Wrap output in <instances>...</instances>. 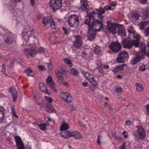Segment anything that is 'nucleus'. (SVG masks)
I'll return each instance as SVG.
<instances>
[{
  "mask_svg": "<svg viewBox=\"0 0 149 149\" xmlns=\"http://www.w3.org/2000/svg\"><path fill=\"white\" fill-rule=\"evenodd\" d=\"M96 33L94 31L89 28L88 32V38L89 40L92 41L95 38Z\"/></svg>",
  "mask_w": 149,
  "mask_h": 149,
  "instance_id": "nucleus-19",
  "label": "nucleus"
},
{
  "mask_svg": "<svg viewBox=\"0 0 149 149\" xmlns=\"http://www.w3.org/2000/svg\"><path fill=\"white\" fill-rule=\"evenodd\" d=\"M125 65V64H122L120 66H118L113 70V71L115 73L120 72L121 71L123 70V68Z\"/></svg>",
  "mask_w": 149,
  "mask_h": 149,
  "instance_id": "nucleus-24",
  "label": "nucleus"
},
{
  "mask_svg": "<svg viewBox=\"0 0 149 149\" xmlns=\"http://www.w3.org/2000/svg\"><path fill=\"white\" fill-rule=\"evenodd\" d=\"M139 69L140 71H144L145 70V67L144 66H141L139 68Z\"/></svg>",
  "mask_w": 149,
  "mask_h": 149,
  "instance_id": "nucleus-58",
  "label": "nucleus"
},
{
  "mask_svg": "<svg viewBox=\"0 0 149 149\" xmlns=\"http://www.w3.org/2000/svg\"><path fill=\"white\" fill-rule=\"evenodd\" d=\"M136 90L139 92H142L144 90V88L143 86L140 84L136 83Z\"/></svg>",
  "mask_w": 149,
  "mask_h": 149,
  "instance_id": "nucleus-29",
  "label": "nucleus"
},
{
  "mask_svg": "<svg viewBox=\"0 0 149 149\" xmlns=\"http://www.w3.org/2000/svg\"><path fill=\"white\" fill-rule=\"evenodd\" d=\"M46 81L47 84V85L51 83L52 82H54L53 80L52 77L51 76H49L46 79Z\"/></svg>",
  "mask_w": 149,
  "mask_h": 149,
  "instance_id": "nucleus-45",
  "label": "nucleus"
},
{
  "mask_svg": "<svg viewBox=\"0 0 149 149\" xmlns=\"http://www.w3.org/2000/svg\"><path fill=\"white\" fill-rule=\"evenodd\" d=\"M38 68L40 70L42 71H43L46 70V68H45V67L43 66L39 65L38 66Z\"/></svg>",
  "mask_w": 149,
  "mask_h": 149,
  "instance_id": "nucleus-53",
  "label": "nucleus"
},
{
  "mask_svg": "<svg viewBox=\"0 0 149 149\" xmlns=\"http://www.w3.org/2000/svg\"><path fill=\"white\" fill-rule=\"evenodd\" d=\"M45 111L49 113H56V111L52 107H49L47 105L45 106Z\"/></svg>",
  "mask_w": 149,
  "mask_h": 149,
  "instance_id": "nucleus-30",
  "label": "nucleus"
},
{
  "mask_svg": "<svg viewBox=\"0 0 149 149\" xmlns=\"http://www.w3.org/2000/svg\"><path fill=\"white\" fill-rule=\"evenodd\" d=\"M104 65L101 64L100 63V65L99 66L98 68V70L100 73L103 74L104 73V72L103 70V68H104Z\"/></svg>",
  "mask_w": 149,
  "mask_h": 149,
  "instance_id": "nucleus-44",
  "label": "nucleus"
},
{
  "mask_svg": "<svg viewBox=\"0 0 149 149\" xmlns=\"http://www.w3.org/2000/svg\"><path fill=\"white\" fill-rule=\"evenodd\" d=\"M62 29L64 31V32L65 34H68V31L67 29L64 27Z\"/></svg>",
  "mask_w": 149,
  "mask_h": 149,
  "instance_id": "nucleus-56",
  "label": "nucleus"
},
{
  "mask_svg": "<svg viewBox=\"0 0 149 149\" xmlns=\"http://www.w3.org/2000/svg\"><path fill=\"white\" fill-rule=\"evenodd\" d=\"M104 106L105 107L107 108L110 110H112V109L110 107V105L107 102L105 103Z\"/></svg>",
  "mask_w": 149,
  "mask_h": 149,
  "instance_id": "nucleus-50",
  "label": "nucleus"
},
{
  "mask_svg": "<svg viewBox=\"0 0 149 149\" xmlns=\"http://www.w3.org/2000/svg\"><path fill=\"white\" fill-rule=\"evenodd\" d=\"M76 40L74 41L73 44V48L74 49V48L79 49L82 44V40L80 36H75Z\"/></svg>",
  "mask_w": 149,
  "mask_h": 149,
  "instance_id": "nucleus-11",
  "label": "nucleus"
},
{
  "mask_svg": "<svg viewBox=\"0 0 149 149\" xmlns=\"http://www.w3.org/2000/svg\"><path fill=\"white\" fill-rule=\"evenodd\" d=\"M116 91L118 93H120L123 92V89L121 87H118L116 88Z\"/></svg>",
  "mask_w": 149,
  "mask_h": 149,
  "instance_id": "nucleus-49",
  "label": "nucleus"
},
{
  "mask_svg": "<svg viewBox=\"0 0 149 149\" xmlns=\"http://www.w3.org/2000/svg\"><path fill=\"white\" fill-rule=\"evenodd\" d=\"M67 73V71L64 69L58 71L56 72V76L57 78L59 84H63L68 87L69 85L68 84L63 81L64 77L66 76Z\"/></svg>",
  "mask_w": 149,
  "mask_h": 149,
  "instance_id": "nucleus-2",
  "label": "nucleus"
},
{
  "mask_svg": "<svg viewBox=\"0 0 149 149\" xmlns=\"http://www.w3.org/2000/svg\"><path fill=\"white\" fill-rule=\"evenodd\" d=\"M82 85L83 86L86 87L88 86V84L86 82H83L82 83Z\"/></svg>",
  "mask_w": 149,
  "mask_h": 149,
  "instance_id": "nucleus-63",
  "label": "nucleus"
},
{
  "mask_svg": "<svg viewBox=\"0 0 149 149\" xmlns=\"http://www.w3.org/2000/svg\"><path fill=\"white\" fill-rule=\"evenodd\" d=\"M109 47L113 52H118L120 50L121 46L118 42H113L111 44Z\"/></svg>",
  "mask_w": 149,
  "mask_h": 149,
  "instance_id": "nucleus-12",
  "label": "nucleus"
},
{
  "mask_svg": "<svg viewBox=\"0 0 149 149\" xmlns=\"http://www.w3.org/2000/svg\"><path fill=\"white\" fill-rule=\"evenodd\" d=\"M11 113L13 116L16 118H18V116L17 115L16 113L14 107H12L11 109Z\"/></svg>",
  "mask_w": 149,
  "mask_h": 149,
  "instance_id": "nucleus-46",
  "label": "nucleus"
},
{
  "mask_svg": "<svg viewBox=\"0 0 149 149\" xmlns=\"http://www.w3.org/2000/svg\"><path fill=\"white\" fill-rule=\"evenodd\" d=\"M15 138L17 149H24V147L21 138L18 136H15Z\"/></svg>",
  "mask_w": 149,
  "mask_h": 149,
  "instance_id": "nucleus-16",
  "label": "nucleus"
},
{
  "mask_svg": "<svg viewBox=\"0 0 149 149\" xmlns=\"http://www.w3.org/2000/svg\"><path fill=\"white\" fill-rule=\"evenodd\" d=\"M50 6L53 10H58L62 6V0H50Z\"/></svg>",
  "mask_w": 149,
  "mask_h": 149,
  "instance_id": "nucleus-9",
  "label": "nucleus"
},
{
  "mask_svg": "<svg viewBox=\"0 0 149 149\" xmlns=\"http://www.w3.org/2000/svg\"><path fill=\"white\" fill-rule=\"evenodd\" d=\"M145 33L146 36L149 35V26L145 30Z\"/></svg>",
  "mask_w": 149,
  "mask_h": 149,
  "instance_id": "nucleus-52",
  "label": "nucleus"
},
{
  "mask_svg": "<svg viewBox=\"0 0 149 149\" xmlns=\"http://www.w3.org/2000/svg\"><path fill=\"white\" fill-rule=\"evenodd\" d=\"M137 134H135L136 136H138L139 139H144L146 136V132L144 128L142 126H139L137 130L136 131Z\"/></svg>",
  "mask_w": 149,
  "mask_h": 149,
  "instance_id": "nucleus-10",
  "label": "nucleus"
},
{
  "mask_svg": "<svg viewBox=\"0 0 149 149\" xmlns=\"http://www.w3.org/2000/svg\"><path fill=\"white\" fill-rule=\"evenodd\" d=\"M107 23V29L109 32L113 34L116 33L118 28L116 24L110 21H108Z\"/></svg>",
  "mask_w": 149,
  "mask_h": 149,
  "instance_id": "nucleus-7",
  "label": "nucleus"
},
{
  "mask_svg": "<svg viewBox=\"0 0 149 149\" xmlns=\"http://www.w3.org/2000/svg\"><path fill=\"white\" fill-rule=\"evenodd\" d=\"M133 36L134 38L136 39V40H132L135 44V47H138L139 45V41L140 37L136 33L135 31H132Z\"/></svg>",
  "mask_w": 149,
  "mask_h": 149,
  "instance_id": "nucleus-17",
  "label": "nucleus"
},
{
  "mask_svg": "<svg viewBox=\"0 0 149 149\" xmlns=\"http://www.w3.org/2000/svg\"><path fill=\"white\" fill-rule=\"evenodd\" d=\"M146 107L147 112L149 116V105H147L146 106Z\"/></svg>",
  "mask_w": 149,
  "mask_h": 149,
  "instance_id": "nucleus-59",
  "label": "nucleus"
},
{
  "mask_svg": "<svg viewBox=\"0 0 149 149\" xmlns=\"http://www.w3.org/2000/svg\"><path fill=\"white\" fill-rule=\"evenodd\" d=\"M145 56L141 55L139 54L136 55L131 61V64L132 65L136 64L138 62L141 61V59L144 58Z\"/></svg>",
  "mask_w": 149,
  "mask_h": 149,
  "instance_id": "nucleus-15",
  "label": "nucleus"
},
{
  "mask_svg": "<svg viewBox=\"0 0 149 149\" xmlns=\"http://www.w3.org/2000/svg\"><path fill=\"white\" fill-rule=\"evenodd\" d=\"M70 127L69 124L66 123H63L61 126L60 130L61 131H65L69 129Z\"/></svg>",
  "mask_w": 149,
  "mask_h": 149,
  "instance_id": "nucleus-31",
  "label": "nucleus"
},
{
  "mask_svg": "<svg viewBox=\"0 0 149 149\" xmlns=\"http://www.w3.org/2000/svg\"><path fill=\"white\" fill-rule=\"evenodd\" d=\"M97 13L94 11L90 13L87 12L85 20L84 22V24L88 26L89 28L93 29L95 32L100 31L103 27L102 21L94 19V15Z\"/></svg>",
  "mask_w": 149,
  "mask_h": 149,
  "instance_id": "nucleus-1",
  "label": "nucleus"
},
{
  "mask_svg": "<svg viewBox=\"0 0 149 149\" xmlns=\"http://www.w3.org/2000/svg\"><path fill=\"white\" fill-rule=\"evenodd\" d=\"M102 8L101 7H100L99 9H95V10L99 12L100 13L102 14L101 13V11H102V10H101L102 9Z\"/></svg>",
  "mask_w": 149,
  "mask_h": 149,
  "instance_id": "nucleus-61",
  "label": "nucleus"
},
{
  "mask_svg": "<svg viewBox=\"0 0 149 149\" xmlns=\"http://www.w3.org/2000/svg\"><path fill=\"white\" fill-rule=\"evenodd\" d=\"M139 15L137 13L134 12H132L129 15V18L131 20L135 21L139 19Z\"/></svg>",
  "mask_w": 149,
  "mask_h": 149,
  "instance_id": "nucleus-22",
  "label": "nucleus"
},
{
  "mask_svg": "<svg viewBox=\"0 0 149 149\" xmlns=\"http://www.w3.org/2000/svg\"><path fill=\"white\" fill-rule=\"evenodd\" d=\"M63 60L69 67H71L72 66V63L70 60L68 58H64L63 59Z\"/></svg>",
  "mask_w": 149,
  "mask_h": 149,
  "instance_id": "nucleus-39",
  "label": "nucleus"
},
{
  "mask_svg": "<svg viewBox=\"0 0 149 149\" xmlns=\"http://www.w3.org/2000/svg\"><path fill=\"white\" fill-rule=\"evenodd\" d=\"M71 74L74 76H76L79 74V72L76 69L73 68L71 70Z\"/></svg>",
  "mask_w": 149,
  "mask_h": 149,
  "instance_id": "nucleus-40",
  "label": "nucleus"
},
{
  "mask_svg": "<svg viewBox=\"0 0 149 149\" xmlns=\"http://www.w3.org/2000/svg\"><path fill=\"white\" fill-rule=\"evenodd\" d=\"M6 111V110H4L3 107H1V112L2 115V117L1 118V123L3 122L6 118L5 116V113Z\"/></svg>",
  "mask_w": 149,
  "mask_h": 149,
  "instance_id": "nucleus-33",
  "label": "nucleus"
},
{
  "mask_svg": "<svg viewBox=\"0 0 149 149\" xmlns=\"http://www.w3.org/2000/svg\"><path fill=\"white\" fill-rule=\"evenodd\" d=\"M50 21L49 24H50L51 28L52 29H54L55 27V24L54 22V21L52 18Z\"/></svg>",
  "mask_w": 149,
  "mask_h": 149,
  "instance_id": "nucleus-43",
  "label": "nucleus"
},
{
  "mask_svg": "<svg viewBox=\"0 0 149 149\" xmlns=\"http://www.w3.org/2000/svg\"><path fill=\"white\" fill-rule=\"evenodd\" d=\"M34 33L33 30L31 29H25L22 33L23 39L26 41H28L29 40L30 37Z\"/></svg>",
  "mask_w": 149,
  "mask_h": 149,
  "instance_id": "nucleus-8",
  "label": "nucleus"
},
{
  "mask_svg": "<svg viewBox=\"0 0 149 149\" xmlns=\"http://www.w3.org/2000/svg\"><path fill=\"white\" fill-rule=\"evenodd\" d=\"M81 5L84 9H87L88 6L87 0H81Z\"/></svg>",
  "mask_w": 149,
  "mask_h": 149,
  "instance_id": "nucleus-32",
  "label": "nucleus"
},
{
  "mask_svg": "<svg viewBox=\"0 0 149 149\" xmlns=\"http://www.w3.org/2000/svg\"><path fill=\"white\" fill-rule=\"evenodd\" d=\"M111 9V7L110 6H105L104 8L101 11L102 14H104L105 11L110 10Z\"/></svg>",
  "mask_w": 149,
  "mask_h": 149,
  "instance_id": "nucleus-41",
  "label": "nucleus"
},
{
  "mask_svg": "<svg viewBox=\"0 0 149 149\" xmlns=\"http://www.w3.org/2000/svg\"><path fill=\"white\" fill-rule=\"evenodd\" d=\"M142 13L143 17L145 18H149V9H143L142 10Z\"/></svg>",
  "mask_w": 149,
  "mask_h": 149,
  "instance_id": "nucleus-26",
  "label": "nucleus"
},
{
  "mask_svg": "<svg viewBox=\"0 0 149 149\" xmlns=\"http://www.w3.org/2000/svg\"><path fill=\"white\" fill-rule=\"evenodd\" d=\"M100 50L99 47L96 46L94 49V52L97 55H99L100 54Z\"/></svg>",
  "mask_w": 149,
  "mask_h": 149,
  "instance_id": "nucleus-37",
  "label": "nucleus"
},
{
  "mask_svg": "<svg viewBox=\"0 0 149 149\" xmlns=\"http://www.w3.org/2000/svg\"><path fill=\"white\" fill-rule=\"evenodd\" d=\"M52 18H48L47 17H44L43 18L42 22L43 24L45 25L49 23L50 20L52 19Z\"/></svg>",
  "mask_w": 149,
  "mask_h": 149,
  "instance_id": "nucleus-34",
  "label": "nucleus"
},
{
  "mask_svg": "<svg viewBox=\"0 0 149 149\" xmlns=\"http://www.w3.org/2000/svg\"><path fill=\"white\" fill-rule=\"evenodd\" d=\"M73 137L77 140H79L82 138V134L77 131H74L71 132V137Z\"/></svg>",
  "mask_w": 149,
  "mask_h": 149,
  "instance_id": "nucleus-18",
  "label": "nucleus"
},
{
  "mask_svg": "<svg viewBox=\"0 0 149 149\" xmlns=\"http://www.w3.org/2000/svg\"><path fill=\"white\" fill-rule=\"evenodd\" d=\"M125 124L127 125H130L131 124L132 122L130 121H126Z\"/></svg>",
  "mask_w": 149,
  "mask_h": 149,
  "instance_id": "nucleus-64",
  "label": "nucleus"
},
{
  "mask_svg": "<svg viewBox=\"0 0 149 149\" xmlns=\"http://www.w3.org/2000/svg\"><path fill=\"white\" fill-rule=\"evenodd\" d=\"M9 91L11 94L13 101H15L17 97V92L16 89L14 88L11 87L9 88Z\"/></svg>",
  "mask_w": 149,
  "mask_h": 149,
  "instance_id": "nucleus-21",
  "label": "nucleus"
},
{
  "mask_svg": "<svg viewBox=\"0 0 149 149\" xmlns=\"http://www.w3.org/2000/svg\"><path fill=\"white\" fill-rule=\"evenodd\" d=\"M146 22H145L144 23H142V24L140 25L139 27L141 29H144L146 27Z\"/></svg>",
  "mask_w": 149,
  "mask_h": 149,
  "instance_id": "nucleus-51",
  "label": "nucleus"
},
{
  "mask_svg": "<svg viewBox=\"0 0 149 149\" xmlns=\"http://www.w3.org/2000/svg\"><path fill=\"white\" fill-rule=\"evenodd\" d=\"M72 100V98L71 96L69 93H67L66 98L65 100V101L68 103L71 102Z\"/></svg>",
  "mask_w": 149,
  "mask_h": 149,
  "instance_id": "nucleus-36",
  "label": "nucleus"
},
{
  "mask_svg": "<svg viewBox=\"0 0 149 149\" xmlns=\"http://www.w3.org/2000/svg\"><path fill=\"white\" fill-rule=\"evenodd\" d=\"M46 100L49 103H51L53 102V100L51 97L45 96Z\"/></svg>",
  "mask_w": 149,
  "mask_h": 149,
  "instance_id": "nucleus-48",
  "label": "nucleus"
},
{
  "mask_svg": "<svg viewBox=\"0 0 149 149\" xmlns=\"http://www.w3.org/2000/svg\"><path fill=\"white\" fill-rule=\"evenodd\" d=\"M102 138V136L100 135L98 136V137L97 142L98 143V144L99 145H100V140Z\"/></svg>",
  "mask_w": 149,
  "mask_h": 149,
  "instance_id": "nucleus-54",
  "label": "nucleus"
},
{
  "mask_svg": "<svg viewBox=\"0 0 149 149\" xmlns=\"http://www.w3.org/2000/svg\"><path fill=\"white\" fill-rule=\"evenodd\" d=\"M129 58V55L127 52L125 50L120 52L117 58L118 63H124L126 62Z\"/></svg>",
  "mask_w": 149,
  "mask_h": 149,
  "instance_id": "nucleus-6",
  "label": "nucleus"
},
{
  "mask_svg": "<svg viewBox=\"0 0 149 149\" xmlns=\"http://www.w3.org/2000/svg\"><path fill=\"white\" fill-rule=\"evenodd\" d=\"M39 88L42 91L46 93L49 95H51V93L49 92V91L47 89L44 83L41 82L39 83Z\"/></svg>",
  "mask_w": 149,
  "mask_h": 149,
  "instance_id": "nucleus-20",
  "label": "nucleus"
},
{
  "mask_svg": "<svg viewBox=\"0 0 149 149\" xmlns=\"http://www.w3.org/2000/svg\"><path fill=\"white\" fill-rule=\"evenodd\" d=\"M2 33L3 39L6 43L10 45L15 41V39L11 33L7 30H3Z\"/></svg>",
  "mask_w": 149,
  "mask_h": 149,
  "instance_id": "nucleus-4",
  "label": "nucleus"
},
{
  "mask_svg": "<svg viewBox=\"0 0 149 149\" xmlns=\"http://www.w3.org/2000/svg\"><path fill=\"white\" fill-rule=\"evenodd\" d=\"M139 2L142 4H145L147 1V0H138Z\"/></svg>",
  "mask_w": 149,
  "mask_h": 149,
  "instance_id": "nucleus-60",
  "label": "nucleus"
},
{
  "mask_svg": "<svg viewBox=\"0 0 149 149\" xmlns=\"http://www.w3.org/2000/svg\"><path fill=\"white\" fill-rule=\"evenodd\" d=\"M125 143L124 142L122 145L120 146V149H125Z\"/></svg>",
  "mask_w": 149,
  "mask_h": 149,
  "instance_id": "nucleus-57",
  "label": "nucleus"
},
{
  "mask_svg": "<svg viewBox=\"0 0 149 149\" xmlns=\"http://www.w3.org/2000/svg\"><path fill=\"white\" fill-rule=\"evenodd\" d=\"M98 17L101 20H102L103 19V15H101V14L100 13H98Z\"/></svg>",
  "mask_w": 149,
  "mask_h": 149,
  "instance_id": "nucleus-62",
  "label": "nucleus"
},
{
  "mask_svg": "<svg viewBox=\"0 0 149 149\" xmlns=\"http://www.w3.org/2000/svg\"><path fill=\"white\" fill-rule=\"evenodd\" d=\"M6 65L5 64H3L2 65V69L1 70V72H2V74L3 75V76L7 77L8 75L6 73H5L6 71L5 68Z\"/></svg>",
  "mask_w": 149,
  "mask_h": 149,
  "instance_id": "nucleus-38",
  "label": "nucleus"
},
{
  "mask_svg": "<svg viewBox=\"0 0 149 149\" xmlns=\"http://www.w3.org/2000/svg\"><path fill=\"white\" fill-rule=\"evenodd\" d=\"M48 85L49 86L53 91L55 93L57 92L58 91L56 88V84L54 81L52 82Z\"/></svg>",
  "mask_w": 149,
  "mask_h": 149,
  "instance_id": "nucleus-27",
  "label": "nucleus"
},
{
  "mask_svg": "<svg viewBox=\"0 0 149 149\" xmlns=\"http://www.w3.org/2000/svg\"><path fill=\"white\" fill-rule=\"evenodd\" d=\"M118 34L121 36H125L126 35V33L125 30L124 29H122L121 30H120L118 28Z\"/></svg>",
  "mask_w": 149,
  "mask_h": 149,
  "instance_id": "nucleus-35",
  "label": "nucleus"
},
{
  "mask_svg": "<svg viewBox=\"0 0 149 149\" xmlns=\"http://www.w3.org/2000/svg\"><path fill=\"white\" fill-rule=\"evenodd\" d=\"M71 132L70 131H62L60 133V135L62 137L64 138H69L71 137Z\"/></svg>",
  "mask_w": 149,
  "mask_h": 149,
  "instance_id": "nucleus-23",
  "label": "nucleus"
},
{
  "mask_svg": "<svg viewBox=\"0 0 149 149\" xmlns=\"http://www.w3.org/2000/svg\"><path fill=\"white\" fill-rule=\"evenodd\" d=\"M146 48V46L144 43H141L139 47V51L140 53H141V55H143L144 56L146 54L145 50Z\"/></svg>",
  "mask_w": 149,
  "mask_h": 149,
  "instance_id": "nucleus-25",
  "label": "nucleus"
},
{
  "mask_svg": "<svg viewBox=\"0 0 149 149\" xmlns=\"http://www.w3.org/2000/svg\"><path fill=\"white\" fill-rule=\"evenodd\" d=\"M123 46L125 48H131L133 45L135 46V44L132 40L125 39L122 41Z\"/></svg>",
  "mask_w": 149,
  "mask_h": 149,
  "instance_id": "nucleus-13",
  "label": "nucleus"
},
{
  "mask_svg": "<svg viewBox=\"0 0 149 149\" xmlns=\"http://www.w3.org/2000/svg\"><path fill=\"white\" fill-rule=\"evenodd\" d=\"M127 134V132L126 131H124L123 132L122 134L124 135V137L125 138H127L128 137V135H126Z\"/></svg>",
  "mask_w": 149,
  "mask_h": 149,
  "instance_id": "nucleus-55",
  "label": "nucleus"
},
{
  "mask_svg": "<svg viewBox=\"0 0 149 149\" xmlns=\"http://www.w3.org/2000/svg\"><path fill=\"white\" fill-rule=\"evenodd\" d=\"M25 72L29 76L34 77L35 75L34 72L31 68L25 70Z\"/></svg>",
  "mask_w": 149,
  "mask_h": 149,
  "instance_id": "nucleus-28",
  "label": "nucleus"
},
{
  "mask_svg": "<svg viewBox=\"0 0 149 149\" xmlns=\"http://www.w3.org/2000/svg\"><path fill=\"white\" fill-rule=\"evenodd\" d=\"M46 124H41L39 125V127L40 130H44L46 129Z\"/></svg>",
  "mask_w": 149,
  "mask_h": 149,
  "instance_id": "nucleus-47",
  "label": "nucleus"
},
{
  "mask_svg": "<svg viewBox=\"0 0 149 149\" xmlns=\"http://www.w3.org/2000/svg\"><path fill=\"white\" fill-rule=\"evenodd\" d=\"M44 52L43 49H39L35 47H33L29 49H26L24 50V53L27 55L33 57L38 53H42Z\"/></svg>",
  "mask_w": 149,
  "mask_h": 149,
  "instance_id": "nucleus-5",
  "label": "nucleus"
},
{
  "mask_svg": "<svg viewBox=\"0 0 149 149\" xmlns=\"http://www.w3.org/2000/svg\"><path fill=\"white\" fill-rule=\"evenodd\" d=\"M67 94V93L61 92L60 94L61 98L65 100L66 98Z\"/></svg>",
  "mask_w": 149,
  "mask_h": 149,
  "instance_id": "nucleus-42",
  "label": "nucleus"
},
{
  "mask_svg": "<svg viewBox=\"0 0 149 149\" xmlns=\"http://www.w3.org/2000/svg\"><path fill=\"white\" fill-rule=\"evenodd\" d=\"M68 22L71 27L77 28L79 24V19L77 15L75 14L71 15L69 17Z\"/></svg>",
  "mask_w": 149,
  "mask_h": 149,
  "instance_id": "nucleus-3",
  "label": "nucleus"
},
{
  "mask_svg": "<svg viewBox=\"0 0 149 149\" xmlns=\"http://www.w3.org/2000/svg\"><path fill=\"white\" fill-rule=\"evenodd\" d=\"M84 76L86 79L89 81L94 86H96L97 85V82L94 79L93 76L90 74L88 72H86L84 74Z\"/></svg>",
  "mask_w": 149,
  "mask_h": 149,
  "instance_id": "nucleus-14",
  "label": "nucleus"
}]
</instances>
